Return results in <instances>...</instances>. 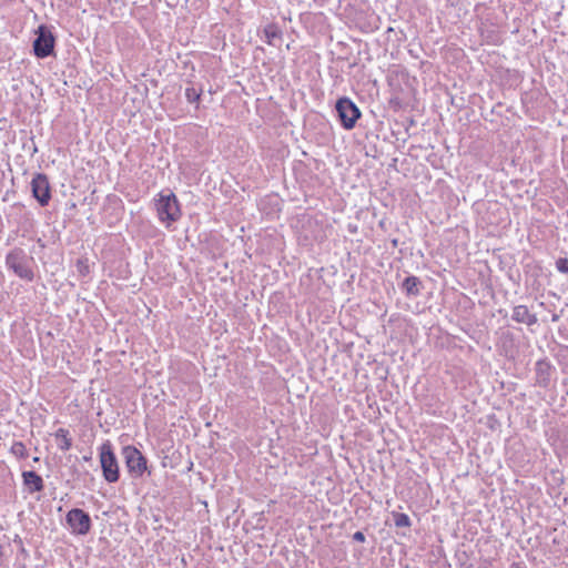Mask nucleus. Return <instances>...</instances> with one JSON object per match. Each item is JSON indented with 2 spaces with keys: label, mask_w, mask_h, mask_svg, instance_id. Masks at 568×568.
<instances>
[{
  "label": "nucleus",
  "mask_w": 568,
  "mask_h": 568,
  "mask_svg": "<svg viewBox=\"0 0 568 568\" xmlns=\"http://www.w3.org/2000/svg\"><path fill=\"white\" fill-rule=\"evenodd\" d=\"M83 460H84V462H90V460H91V455L83 456Z\"/></svg>",
  "instance_id": "4be33fe9"
},
{
  "label": "nucleus",
  "mask_w": 568,
  "mask_h": 568,
  "mask_svg": "<svg viewBox=\"0 0 568 568\" xmlns=\"http://www.w3.org/2000/svg\"><path fill=\"white\" fill-rule=\"evenodd\" d=\"M85 270H88V266L80 268V273H83V271H85Z\"/></svg>",
  "instance_id": "5701e85b"
},
{
  "label": "nucleus",
  "mask_w": 568,
  "mask_h": 568,
  "mask_svg": "<svg viewBox=\"0 0 568 568\" xmlns=\"http://www.w3.org/2000/svg\"><path fill=\"white\" fill-rule=\"evenodd\" d=\"M4 264L6 267L19 278L26 282H33L34 260L32 256L28 255L23 248L13 247L12 250H10L6 255Z\"/></svg>",
  "instance_id": "f257e3e1"
},
{
  "label": "nucleus",
  "mask_w": 568,
  "mask_h": 568,
  "mask_svg": "<svg viewBox=\"0 0 568 568\" xmlns=\"http://www.w3.org/2000/svg\"><path fill=\"white\" fill-rule=\"evenodd\" d=\"M263 33L265 42L268 45L280 47L282 41V30L276 23H268L264 27Z\"/></svg>",
  "instance_id": "ddd939ff"
},
{
  "label": "nucleus",
  "mask_w": 568,
  "mask_h": 568,
  "mask_svg": "<svg viewBox=\"0 0 568 568\" xmlns=\"http://www.w3.org/2000/svg\"><path fill=\"white\" fill-rule=\"evenodd\" d=\"M424 288L423 282L415 275H409L400 284V290L408 297H416L422 293Z\"/></svg>",
  "instance_id": "9b49d317"
},
{
  "label": "nucleus",
  "mask_w": 568,
  "mask_h": 568,
  "mask_svg": "<svg viewBox=\"0 0 568 568\" xmlns=\"http://www.w3.org/2000/svg\"><path fill=\"white\" fill-rule=\"evenodd\" d=\"M85 270H88V266L80 268V273H83V271H85Z\"/></svg>",
  "instance_id": "b1692460"
},
{
  "label": "nucleus",
  "mask_w": 568,
  "mask_h": 568,
  "mask_svg": "<svg viewBox=\"0 0 568 568\" xmlns=\"http://www.w3.org/2000/svg\"><path fill=\"white\" fill-rule=\"evenodd\" d=\"M39 460H40V458H39V457H34V458H33V462H36V463H38Z\"/></svg>",
  "instance_id": "bb28decb"
},
{
  "label": "nucleus",
  "mask_w": 568,
  "mask_h": 568,
  "mask_svg": "<svg viewBox=\"0 0 568 568\" xmlns=\"http://www.w3.org/2000/svg\"><path fill=\"white\" fill-rule=\"evenodd\" d=\"M85 270H88V266L80 268V273H83V271H85Z\"/></svg>",
  "instance_id": "393cba45"
},
{
  "label": "nucleus",
  "mask_w": 568,
  "mask_h": 568,
  "mask_svg": "<svg viewBox=\"0 0 568 568\" xmlns=\"http://www.w3.org/2000/svg\"><path fill=\"white\" fill-rule=\"evenodd\" d=\"M121 454L130 476L134 479L141 478L148 470L146 457L133 445L124 446Z\"/></svg>",
  "instance_id": "423d86ee"
},
{
  "label": "nucleus",
  "mask_w": 568,
  "mask_h": 568,
  "mask_svg": "<svg viewBox=\"0 0 568 568\" xmlns=\"http://www.w3.org/2000/svg\"><path fill=\"white\" fill-rule=\"evenodd\" d=\"M54 437L58 442V448L61 452H68L72 447V438L67 428H59L54 433Z\"/></svg>",
  "instance_id": "4468645a"
},
{
  "label": "nucleus",
  "mask_w": 568,
  "mask_h": 568,
  "mask_svg": "<svg viewBox=\"0 0 568 568\" xmlns=\"http://www.w3.org/2000/svg\"><path fill=\"white\" fill-rule=\"evenodd\" d=\"M511 318L516 323L526 324L528 326L535 325L538 321L536 314L530 313L526 305L515 306Z\"/></svg>",
  "instance_id": "f8f14e48"
},
{
  "label": "nucleus",
  "mask_w": 568,
  "mask_h": 568,
  "mask_svg": "<svg viewBox=\"0 0 568 568\" xmlns=\"http://www.w3.org/2000/svg\"><path fill=\"white\" fill-rule=\"evenodd\" d=\"M10 453L19 459H26L29 456L26 445L22 442H13Z\"/></svg>",
  "instance_id": "dca6fc26"
},
{
  "label": "nucleus",
  "mask_w": 568,
  "mask_h": 568,
  "mask_svg": "<svg viewBox=\"0 0 568 568\" xmlns=\"http://www.w3.org/2000/svg\"><path fill=\"white\" fill-rule=\"evenodd\" d=\"M556 268L558 272L562 274H568V258L567 257H559L556 261Z\"/></svg>",
  "instance_id": "a211bd4d"
},
{
  "label": "nucleus",
  "mask_w": 568,
  "mask_h": 568,
  "mask_svg": "<svg viewBox=\"0 0 568 568\" xmlns=\"http://www.w3.org/2000/svg\"><path fill=\"white\" fill-rule=\"evenodd\" d=\"M393 245L396 246L397 245V240H394L393 241Z\"/></svg>",
  "instance_id": "cd10ccee"
},
{
  "label": "nucleus",
  "mask_w": 568,
  "mask_h": 568,
  "mask_svg": "<svg viewBox=\"0 0 568 568\" xmlns=\"http://www.w3.org/2000/svg\"><path fill=\"white\" fill-rule=\"evenodd\" d=\"M65 523L73 535L84 536L92 528L90 515L81 508H72L67 513Z\"/></svg>",
  "instance_id": "0eeeda50"
},
{
  "label": "nucleus",
  "mask_w": 568,
  "mask_h": 568,
  "mask_svg": "<svg viewBox=\"0 0 568 568\" xmlns=\"http://www.w3.org/2000/svg\"><path fill=\"white\" fill-rule=\"evenodd\" d=\"M55 37L45 24H40L36 30V38L32 42V52L38 59H45L55 55Z\"/></svg>",
  "instance_id": "20e7f679"
},
{
  "label": "nucleus",
  "mask_w": 568,
  "mask_h": 568,
  "mask_svg": "<svg viewBox=\"0 0 568 568\" xmlns=\"http://www.w3.org/2000/svg\"><path fill=\"white\" fill-rule=\"evenodd\" d=\"M155 200V209L160 222L170 226L176 222L181 216V210L176 195L169 191L168 193L161 192Z\"/></svg>",
  "instance_id": "7ed1b4c3"
},
{
  "label": "nucleus",
  "mask_w": 568,
  "mask_h": 568,
  "mask_svg": "<svg viewBox=\"0 0 568 568\" xmlns=\"http://www.w3.org/2000/svg\"><path fill=\"white\" fill-rule=\"evenodd\" d=\"M32 196L41 206H47L51 200V186L44 173H36L31 180Z\"/></svg>",
  "instance_id": "6e6552de"
},
{
  "label": "nucleus",
  "mask_w": 568,
  "mask_h": 568,
  "mask_svg": "<svg viewBox=\"0 0 568 568\" xmlns=\"http://www.w3.org/2000/svg\"><path fill=\"white\" fill-rule=\"evenodd\" d=\"M336 116L344 130L355 128L357 120L362 116V112L356 103L348 97H342L335 104Z\"/></svg>",
  "instance_id": "39448f33"
},
{
  "label": "nucleus",
  "mask_w": 568,
  "mask_h": 568,
  "mask_svg": "<svg viewBox=\"0 0 568 568\" xmlns=\"http://www.w3.org/2000/svg\"><path fill=\"white\" fill-rule=\"evenodd\" d=\"M556 372L555 366L548 358H541L535 365V382L541 388H548L551 382L552 374Z\"/></svg>",
  "instance_id": "1a4fd4ad"
},
{
  "label": "nucleus",
  "mask_w": 568,
  "mask_h": 568,
  "mask_svg": "<svg viewBox=\"0 0 568 568\" xmlns=\"http://www.w3.org/2000/svg\"><path fill=\"white\" fill-rule=\"evenodd\" d=\"M509 568H527V566L523 561H514Z\"/></svg>",
  "instance_id": "412c9836"
},
{
  "label": "nucleus",
  "mask_w": 568,
  "mask_h": 568,
  "mask_svg": "<svg viewBox=\"0 0 568 568\" xmlns=\"http://www.w3.org/2000/svg\"><path fill=\"white\" fill-rule=\"evenodd\" d=\"M353 539L357 542H364L366 540L365 535L363 531H356L353 535Z\"/></svg>",
  "instance_id": "6ab92c4d"
},
{
  "label": "nucleus",
  "mask_w": 568,
  "mask_h": 568,
  "mask_svg": "<svg viewBox=\"0 0 568 568\" xmlns=\"http://www.w3.org/2000/svg\"><path fill=\"white\" fill-rule=\"evenodd\" d=\"M99 459L104 480L109 484L118 483L120 479V467L110 440L103 442L99 447Z\"/></svg>",
  "instance_id": "f03ea898"
},
{
  "label": "nucleus",
  "mask_w": 568,
  "mask_h": 568,
  "mask_svg": "<svg viewBox=\"0 0 568 568\" xmlns=\"http://www.w3.org/2000/svg\"><path fill=\"white\" fill-rule=\"evenodd\" d=\"M392 516H393L396 527H410L412 526V520L407 514L393 511Z\"/></svg>",
  "instance_id": "f3484780"
},
{
  "label": "nucleus",
  "mask_w": 568,
  "mask_h": 568,
  "mask_svg": "<svg viewBox=\"0 0 568 568\" xmlns=\"http://www.w3.org/2000/svg\"><path fill=\"white\" fill-rule=\"evenodd\" d=\"M21 476L23 485L29 494L40 493L44 489V481L36 471L24 470Z\"/></svg>",
  "instance_id": "9d476101"
},
{
  "label": "nucleus",
  "mask_w": 568,
  "mask_h": 568,
  "mask_svg": "<svg viewBox=\"0 0 568 568\" xmlns=\"http://www.w3.org/2000/svg\"><path fill=\"white\" fill-rule=\"evenodd\" d=\"M19 568H27L26 565H21Z\"/></svg>",
  "instance_id": "c85d7f7f"
},
{
  "label": "nucleus",
  "mask_w": 568,
  "mask_h": 568,
  "mask_svg": "<svg viewBox=\"0 0 568 568\" xmlns=\"http://www.w3.org/2000/svg\"><path fill=\"white\" fill-rule=\"evenodd\" d=\"M458 562L460 568H471L473 565L467 561V559L463 560L462 556H458Z\"/></svg>",
  "instance_id": "aec40b11"
},
{
  "label": "nucleus",
  "mask_w": 568,
  "mask_h": 568,
  "mask_svg": "<svg viewBox=\"0 0 568 568\" xmlns=\"http://www.w3.org/2000/svg\"><path fill=\"white\" fill-rule=\"evenodd\" d=\"M202 93H203V89L202 87L200 88H195V87H187L185 89V98H186V101L191 104H195L196 108H199V104H200V101H201V97H202Z\"/></svg>",
  "instance_id": "2eb2a0df"
},
{
  "label": "nucleus",
  "mask_w": 568,
  "mask_h": 568,
  "mask_svg": "<svg viewBox=\"0 0 568 568\" xmlns=\"http://www.w3.org/2000/svg\"><path fill=\"white\" fill-rule=\"evenodd\" d=\"M557 320H558V316H557V315H554V316H552V321L555 322V321H557Z\"/></svg>",
  "instance_id": "a878e982"
}]
</instances>
